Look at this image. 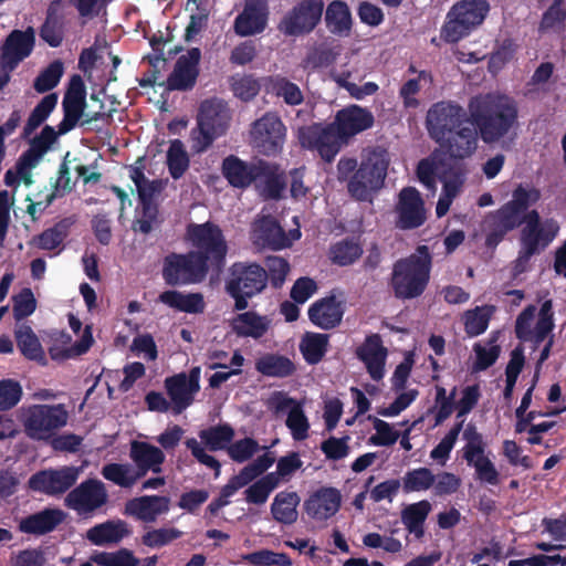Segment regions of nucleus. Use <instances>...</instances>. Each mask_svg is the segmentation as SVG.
<instances>
[{
  "mask_svg": "<svg viewBox=\"0 0 566 566\" xmlns=\"http://www.w3.org/2000/svg\"><path fill=\"white\" fill-rule=\"evenodd\" d=\"M518 125L516 102L499 93L479 94L469 99L468 111L454 101H440L426 115L429 137L451 159L463 160L478 149V140L499 143Z\"/></svg>",
  "mask_w": 566,
  "mask_h": 566,
  "instance_id": "obj_1",
  "label": "nucleus"
},
{
  "mask_svg": "<svg viewBox=\"0 0 566 566\" xmlns=\"http://www.w3.org/2000/svg\"><path fill=\"white\" fill-rule=\"evenodd\" d=\"M541 196V191L533 186L517 185L512 191L511 199L485 217L486 247H497L509 232L522 226H541L544 220L541 219L539 212L536 209L530 210L539 201Z\"/></svg>",
  "mask_w": 566,
  "mask_h": 566,
  "instance_id": "obj_2",
  "label": "nucleus"
},
{
  "mask_svg": "<svg viewBox=\"0 0 566 566\" xmlns=\"http://www.w3.org/2000/svg\"><path fill=\"white\" fill-rule=\"evenodd\" d=\"M390 155L386 148L373 146L363 149L360 163L356 158L342 157L337 163V178L347 181V190L353 198L365 201L371 192L385 185Z\"/></svg>",
  "mask_w": 566,
  "mask_h": 566,
  "instance_id": "obj_3",
  "label": "nucleus"
},
{
  "mask_svg": "<svg viewBox=\"0 0 566 566\" xmlns=\"http://www.w3.org/2000/svg\"><path fill=\"white\" fill-rule=\"evenodd\" d=\"M390 155L386 148L373 146L363 149L360 163L356 158L342 157L337 163V178L347 181V190L353 198L365 201L371 192L385 185Z\"/></svg>",
  "mask_w": 566,
  "mask_h": 566,
  "instance_id": "obj_4",
  "label": "nucleus"
},
{
  "mask_svg": "<svg viewBox=\"0 0 566 566\" xmlns=\"http://www.w3.org/2000/svg\"><path fill=\"white\" fill-rule=\"evenodd\" d=\"M432 254L428 245L421 244L415 253L397 260L392 265L389 286L398 300L420 297L430 282Z\"/></svg>",
  "mask_w": 566,
  "mask_h": 566,
  "instance_id": "obj_5",
  "label": "nucleus"
},
{
  "mask_svg": "<svg viewBox=\"0 0 566 566\" xmlns=\"http://www.w3.org/2000/svg\"><path fill=\"white\" fill-rule=\"evenodd\" d=\"M268 286L265 269L258 262L238 261L229 268L226 293L233 300V310L244 311L249 301L260 295Z\"/></svg>",
  "mask_w": 566,
  "mask_h": 566,
  "instance_id": "obj_6",
  "label": "nucleus"
},
{
  "mask_svg": "<svg viewBox=\"0 0 566 566\" xmlns=\"http://www.w3.org/2000/svg\"><path fill=\"white\" fill-rule=\"evenodd\" d=\"M187 239L190 241L198 259L209 269L220 271L226 264L228 243L221 228L211 222L190 223L187 227Z\"/></svg>",
  "mask_w": 566,
  "mask_h": 566,
  "instance_id": "obj_7",
  "label": "nucleus"
},
{
  "mask_svg": "<svg viewBox=\"0 0 566 566\" xmlns=\"http://www.w3.org/2000/svg\"><path fill=\"white\" fill-rule=\"evenodd\" d=\"M69 412L65 406L35 403L21 409L24 433L34 441L49 442L57 430L65 427Z\"/></svg>",
  "mask_w": 566,
  "mask_h": 566,
  "instance_id": "obj_8",
  "label": "nucleus"
},
{
  "mask_svg": "<svg viewBox=\"0 0 566 566\" xmlns=\"http://www.w3.org/2000/svg\"><path fill=\"white\" fill-rule=\"evenodd\" d=\"M490 10L486 0H461L447 13L440 38L447 43H457L468 36L485 19Z\"/></svg>",
  "mask_w": 566,
  "mask_h": 566,
  "instance_id": "obj_9",
  "label": "nucleus"
},
{
  "mask_svg": "<svg viewBox=\"0 0 566 566\" xmlns=\"http://www.w3.org/2000/svg\"><path fill=\"white\" fill-rule=\"evenodd\" d=\"M231 116L227 104L220 99H206L201 103L197 117V128L192 130V149L206 151L212 143L224 135Z\"/></svg>",
  "mask_w": 566,
  "mask_h": 566,
  "instance_id": "obj_10",
  "label": "nucleus"
},
{
  "mask_svg": "<svg viewBox=\"0 0 566 566\" xmlns=\"http://www.w3.org/2000/svg\"><path fill=\"white\" fill-rule=\"evenodd\" d=\"M191 251L187 253L171 252L164 258L161 275L169 286H184L201 283L209 273V266L203 264Z\"/></svg>",
  "mask_w": 566,
  "mask_h": 566,
  "instance_id": "obj_11",
  "label": "nucleus"
},
{
  "mask_svg": "<svg viewBox=\"0 0 566 566\" xmlns=\"http://www.w3.org/2000/svg\"><path fill=\"white\" fill-rule=\"evenodd\" d=\"M463 439L465 446L462 449V458L469 467L474 468L475 479L489 485L500 484V473L495 464L485 454L486 443L474 424L469 423L467 426L463 431Z\"/></svg>",
  "mask_w": 566,
  "mask_h": 566,
  "instance_id": "obj_12",
  "label": "nucleus"
},
{
  "mask_svg": "<svg viewBox=\"0 0 566 566\" xmlns=\"http://www.w3.org/2000/svg\"><path fill=\"white\" fill-rule=\"evenodd\" d=\"M536 306L527 305L516 317L515 336L521 342H532L539 346L554 329L553 301L546 300L542 303L537 322L532 328L535 318Z\"/></svg>",
  "mask_w": 566,
  "mask_h": 566,
  "instance_id": "obj_13",
  "label": "nucleus"
},
{
  "mask_svg": "<svg viewBox=\"0 0 566 566\" xmlns=\"http://www.w3.org/2000/svg\"><path fill=\"white\" fill-rule=\"evenodd\" d=\"M298 140L303 148L316 150L326 163H332L344 145H347L334 123L325 126L312 125L298 130Z\"/></svg>",
  "mask_w": 566,
  "mask_h": 566,
  "instance_id": "obj_14",
  "label": "nucleus"
},
{
  "mask_svg": "<svg viewBox=\"0 0 566 566\" xmlns=\"http://www.w3.org/2000/svg\"><path fill=\"white\" fill-rule=\"evenodd\" d=\"M323 0H298L280 23V30L289 36H301L313 32L324 13Z\"/></svg>",
  "mask_w": 566,
  "mask_h": 566,
  "instance_id": "obj_15",
  "label": "nucleus"
},
{
  "mask_svg": "<svg viewBox=\"0 0 566 566\" xmlns=\"http://www.w3.org/2000/svg\"><path fill=\"white\" fill-rule=\"evenodd\" d=\"M286 128L274 113H266L256 119L251 128V144L262 155L279 154L284 144Z\"/></svg>",
  "mask_w": 566,
  "mask_h": 566,
  "instance_id": "obj_16",
  "label": "nucleus"
},
{
  "mask_svg": "<svg viewBox=\"0 0 566 566\" xmlns=\"http://www.w3.org/2000/svg\"><path fill=\"white\" fill-rule=\"evenodd\" d=\"M80 472V468L73 465L40 470L29 478L28 488L49 496H59L75 485Z\"/></svg>",
  "mask_w": 566,
  "mask_h": 566,
  "instance_id": "obj_17",
  "label": "nucleus"
},
{
  "mask_svg": "<svg viewBox=\"0 0 566 566\" xmlns=\"http://www.w3.org/2000/svg\"><path fill=\"white\" fill-rule=\"evenodd\" d=\"M165 389L172 402L171 412H184L195 400L200 390V367H192L188 374L179 373L165 379Z\"/></svg>",
  "mask_w": 566,
  "mask_h": 566,
  "instance_id": "obj_18",
  "label": "nucleus"
},
{
  "mask_svg": "<svg viewBox=\"0 0 566 566\" xmlns=\"http://www.w3.org/2000/svg\"><path fill=\"white\" fill-rule=\"evenodd\" d=\"M395 214V227L399 230H413L424 224L427 221L424 201L415 187H405L400 190Z\"/></svg>",
  "mask_w": 566,
  "mask_h": 566,
  "instance_id": "obj_19",
  "label": "nucleus"
},
{
  "mask_svg": "<svg viewBox=\"0 0 566 566\" xmlns=\"http://www.w3.org/2000/svg\"><path fill=\"white\" fill-rule=\"evenodd\" d=\"M86 86L78 74H74L69 83L62 101L63 118L57 125L60 134H67L84 117L86 108Z\"/></svg>",
  "mask_w": 566,
  "mask_h": 566,
  "instance_id": "obj_20",
  "label": "nucleus"
},
{
  "mask_svg": "<svg viewBox=\"0 0 566 566\" xmlns=\"http://www.w3.org/2000/svg\"><path fill=\"white\" fill-rule=\"evenodd\" d=\"M107 502V492L103 482L96 479L83 481L71 490L65 497V505L80 514H87L102 507Z\"/></svg>",
  "mask_w": 566,
  "mask_h": 566,
  "instance_id": "obj_21",
  "label": "nucleus"
},
{
  "mask_svg": "<svg viewBox=\"0 0 566 566\" xmlns=\"http://www.w3.org/2000/svg\"><path fill=\"white\" fill-rule=\"evenodd\" d=\"M35 44V32L32 27L27 30H13L1 45L0 63L13 71L20 62L30 56Z\"/></svg>",
  "mask_w": 566,
  "mask_h": 566,
  "instance_id": "obj_22",
  "label": "nucleus"
},
{
  "mask_svg": "<svg viewBox=\"0 0 566 566\" xmlns=\"http://www.w3.org/2000/svg\"><path fill=\"white\" fill-rule=\"evenodd\" d=\"M201 51L199 48L188 50L176 61L172 72L167 77L166 86L169 91H190L195 87L199 76Z\"/></svg>",
  "mask_w": 566,
  "mask_h": 566,
  "instance_id": "obj_23",
  "label": "nucleus"
},
{
  "mask_svg": "<svg viewBox=\"0 0 566 566\" xmlns=\"http://www.w3.org/2000/svg\"><path fill=\"white\" fill-rule=\"evenodd\" d=\"M340 505V491L333 486H322L304 501L303 507L311 518L322 522L333 517Z\"/></svg>",
  "mask_w": 566,
  "mask_h": 566,
  "instance_id": "obj_24",
  "label": "nucleus"
},
{
  "mask_svg": "<svg viewBox=\"0 0 566 566\" xmlns=\"http://www.w3.org/2000/svg\"><path fill=\"white\" fill-rule=\"evenodd\" d=\"M374 122L373 113L358 105H350L339 109L333 120L336 129L347 144L354 136L371 128Z\"/></svg>",
  "mask_w": 566,
  "mask_h": 566,
  "instance_id": "obj_25",
  "label": "nucleus"
},
{
  "mask_svg": "<svg viewBox=\"0 0 566 566\" xmlns=\"http://www.w3.org/2000/svg\"><path fill=\"white\" fill-rule=\"evenodd\" d=\"M253 185L265 199L279 200L286 188L285 174L277 164L258 159Z\"/></svg>",
  "mask_w": 566,
  "mask_h": 566,
  "instance_id": "obj_26",
  "label": "nucleus"
},
{
  "mask_svg": "<svg viewBox=\"0 0 566 566\" xmlns=\"http://www.w3.org/2000/svg\"><path fill=\"white\" fill-rule=\"evenodd\" d=\"M558 231L559 224L553 218L545 219L541 226L523 227L520 240L521 245L524 247L525 258L545 250L557 237Z\"/></svg>",
  "mask_w": 566,
  "mask_h": 566,
  "instance_id": "obj_27",
  "label": "nucleus"
},
{
  "mask_svg": "<svg viewBox=\"0 0 566 566\" xmlns=\"http://www.w3.org/2000/svg\"><path fill=\"white\" fill-rule=\"evenodd\" d=\"M170 499L165 495H143L125 503L124 515L145 523H153L169 511Z\"/></svg>",
  "mask_w": 566,
  "mask_h": 566,
  "instance_id": "obj_28",
  "label": "nucleus"
},
{
  "mask_svg": "<svg viewBox=\"0 0 566 566\" xmlns=\"http://www.w3.org/2000/svg\"><path fill=\"white\" fill-rule=\"evenodd\" d=\"M356 356L361 360L373 380L379 381L385 375L387 349L379 334H371L357 347Z\"/></svg>",
  "mask_w": 566,
  "mask_h": 566,
  "instance_id": "obj_29",
  "label": "nucleus"
},
{
  "mask_svg": "<svg viewBox=\"0 0 566 566\" xmlns=\"http://www.w3.org/2000/svg\"><path fill=\"white\" fill-rule=\"evenodd\" d=\"M66 518V513L57 507H45L23 517L19 522V531L24 534L41 536L56 530Z\"/></svg>",
  "mask_w": 566,
  "mask_h": 566,
  "instance_id": "obj_30",
  "label": "nucleus"
},
{
  "mask_svg": "<svg viewBox=\"0 0 566 566\" xmlns=\"http://www.w3.org/2000/svg\"><path fill=\"white\" fill-rule=\"evenodd\" d=\"M258 160L245 161L235 155L223 158L221 174L228 184L237 189H247L255 182Z\"/></svg>",
  "mask_w": 566,
  "mask_h": 566,
  "instance_id": "obj_31",
  "label": "nucleus"
},
{
  "mask_svg": "<svg viewBox=\"0 0 566 566\" xmlns=\"http://www.w3.org/2000/svg\"><path fill=\"white\" fill-rule=\"evenodd\" d=\"M310 321L322 329L337 327L344 315V306L335 295H328L314 302L307 311Z\"/></svg>",
  "mask_w": 566,
  "mask_h": 566,
  "instance_id": "obj_32",
  "label": "nucleus"
},
{
  "mask_svg": "<svg viewBox=\"0 0 566 566\" xmlns=\"http://www.w3.org/2000/svg\"><path fill=\"white\" fill-rule=\"evenodd\" d=\"M129 457L136 464V473L139 479L144 478L149 471L160 473L161 465L165 462V453L158 447L144 441H133L130 443Z\"/></svg>",
  "mask_w": 566,
  "mask_h": 566,
  "instance_id": "obj_33",
  "label": "nucleus"
},
{
  "mask_svg": "<svg viewBox=\"0 0 566 566\" xmlns=\"http://www.w3.org/2000/svg\"><path fill=\"white\" fill-rule=\"evenodd\" d=\"M266 11L259 0H247L243 11L234 20L238 35L249 36L262 32L266 27Z\"/></svg>",
  "mask_w": 566,
  "mask_h": 566,
  "instance_id": "obj_34",
  "label": "nucleus"
},
{
  "mask_svg": "<svg viewBox=\"0 0 566 566\" xmlns=\"http://www.w3.org/2000/svg\"><path fill=\"white\" fill-rule=\"evenodd\" d=\"M253 238L256 244L272 250H280L289 245L284 229L271 216H263L254 223Z\"/></svg>",
  "mask_w": 566,
  "mask_h": 566,
  "instance_id": "obj_35",
  "label": "nucleus"
},
{
  "mask_svg": "<svg viewBox=\"0 0 566 566\" xmlns=\"http://www.w3.org/2000/svg\"><path fill=\"white\" fill-rule=\"evenodd\" d=\"M132 530L123 520H108L96 524L86 532V538L93 545L104 546L118 544L123 538L129 536Z\"/></svg>",
  "mask_w": 566,
  "mask_h": 566,
  "instance_id": "obj_36",
  "label": "nucleus"
},
{
  "mask_svg": "<svg viewBox=\"0 0 566 566\" xmlns=\"http://www.w3.org/2000/svg\"><path fill=\"white\" fill-rule=\"evenodd\" d=\"M255 370L269 378H290L296 374V364L285 355L266 353L255 360Z\"/></svg>",
  "mask_w": 566,
  "mask_h": 566,
  "instance_id": "obj_37",
  "label": "nucleus"
},
{
  "mask_svg": "<svg viewBox=\"0 0 566 566\" xmlns=\"http://www.w3.org/2000/svg\"><path fill=\"white\" fill-rule=\"evenodd\" d=\"M327 30L337 36H348L353 28V18L348 4L343 0L331 1L324 13Z\"/></svg>",
  "mask_w": 566,
  "mask_h": 566,
  "instance_id": "obj_38",
  "label": "nucleus"
},
{
  "mask_svg": "<svg viewBox=\"0 0 566 566\" xmlns=\"http://www.w3.org/2000/svg\"><path fill=\"white\" fill-rule=\"evenodd\" d=\"M301 497L295 491H281L275 494L270 512L273 520L283 525H292L298 518L297 507Z\"/></svg>",
  "mask_w": 566,
  "mask_h": 566,
  "instance_id": "obj_39",
  "label": "nucleus"
},
{
  "mask_svg": "<svg viewBox=\"0 0 566 566\" xmlns=\"http://www.w3.org/2000/svg\"><path fill=\"white\" fill-rule=\"evenodd\" d=\"M158 301L174 310L189 314L202 313L206 307L201 293L184 294L177 290H167L159 294Z\"/></svg>",
  "mask_w": 566,
  "mask_h": 566,
  "instance_id": "obj_40",
  "label": "nucleus"
},
{
  "mask_svg": "<svg viewBox=\"0 0 566 566\" xmlns=\"http://www.w3.org/2000/svg\"><path fill=\"white\" fill-rule=\"evenodd\" d=\"M270 327V321L254 311L239 313L232 321L233 332L241 337H262Z\"/></svg>",
  "mask_w": 566,
  "mask_h": 566,
  "instance_id": "obj_41",
  "label": "nucleus"
},
{
  "mask_svg": "<svg viewBox=\"0 0 566 566\" xmlns=\"http://www.w3.org/2000/svg\"><path fill=\"white\" fill-rule=\"evenodd\" d=\"M431 504L428 500H421L416 503L408 504L401 511V522L406 530L413 534L417 538L424 535V522L431 512Z\"/></svg>",
  "mask_w": 566,
  "mask_h": 566,
  "instance_id": "obj_42",
  "label": "nucleus"
},
{
  "mask_svg": "<svg viewBox=\"0 0 566 566\" xmlns=\"http://www.w3.org/2000/svg\"><path fill=\"white\" fill-rule=\"evenodd\" d=\"M328 346L329 335L306 333L300 343V352L308 365H317L326 355Z\"/></svg>",
  "mask_w": 566,
  "mask_h": 566,
  "instance_id": "obj_43",
  "label": "nucleus"
},
{
  "mask_svg": "<svg viewBox=\"0 0 566 566\" xmlns=\"http://www.w3.org/2000/svg\"><path fill=\"white\" fill-rule=\"evenodd\" d=\"M363 254L360 243L354 238H345L329 247L328 258L333 264L348 266L354 264Z\"/></svg>",
  "mask_w": 566,
  "mask_h": 566,
  "instance_id": "obj_44",
  "label": "nucleus"
},
{
  "mask_svg": "<svg viewBox=\"0 0 566 566\" xmlns=\"http://www.w3.org/2000/svg\"><path fill=\"white\" fill-rule=\"evenodd\" d=\"M65 34L64 18L54 8L50 7L46 17L39 30L40 38L51 48H59Z\"/></svg>",
  "mask_w": 566,
  "mask_h": 566,
  "instance_id": "obj_45",
  "label": "nucleus"
},
{
  "mask_svg": "<svg viewBox=\"0 0 566 566\" xmlns=\"http://www.w3.org/2000/svg\"><path fill=\"white\" fill-rule=\"evenodd\" d=\"M57 104V94L45 95L30 113L23 127L21 138L28 139L51 115Z\"/></svg>",
  "mask_w": 566,
  "mask_h": 566,
  "instance_id": "obj_46",
  "label": "nucleus"
},
{
  "mask_svg": "<svg viewBox=\"0 0 566 566\" xmlns=\"http://www.w3.org/2000/svg\"><path fill=\"white\" fill-rule=\"evenodd\" d=\"M436 475L429 468H417L408 470L400 481V486L405 494L423 492L431 489L434 484Z\"/></svg>",
  "mask_w": 566,
  "mask_h": 566,
  "instance_id": "obj_47",
  "label": "nucleus"
},
{
  "mask_svg": "<svg viewBox=\"0 0 566 566\" xmlns=\"http://www.w3.org/2000/svg\"><path fill=\"white\" fill-rule=\"evenodd\" d=\"M166 165L172 179H180L189 169L190 159L180 139H172L166 156Z\"/></svg>",
  "mask_w": 566,
  "mask_h": 566,
  "instance_id": "obj_48",
  "label": "nucleus"
},
{
  "mask_svg": "<svg viewBox=\"0 0 566 566\" xmlns=\"http://www.w3.org/2000/svg\"><path fill=\"white\" fill-rule=\"evenodd\" d=\"M17 346L21 354L31 360L44 359V353L39 338L29 325H21L15 331Z\"/></svg>",
  "mask_w": 566,
  "mask_h": 566,
  "instance_id": "obj_49",
  "label": "nucleus"
},
{
  "mask_svg": "<svg viewBox=\"0 0 566 566\" xmlns=\"http://www.w3.org/2000/svg\"><path fill=\"white\" fill-rule=\"evenodd\" d=\"M201 441L210 451L228 449L234 437V430L230 424H217L199 432Z\"/></svg>",
  "mask_w": 566,
  "mask_h": 566,
  "instance_id": "obj_50",
  "label": "nucleus"
},
{
  "mask_svg": "<svg viewBox=\"0 0 566 566\" xmlns=\"http://www.w3.org/2000/svg\"><path fill=\"white\" fill-rule=\"evenodd\" d=\"M493 306H476L473 310L467 311L464 315V329L470 336H479L483 334L489 326L491 316L493 314Z\"/></svg>",
  "mask_w": 566,
  "mask_h": 566,
  "instance_id": "obj_51",
  "label": "nucleus"
},
{
  "mask_svg": "<svg viewBox=\"0 0 566 566\" xmlns=\"http://www.w3.org/2000/svg\"><path fill=\"white\" fill-rule=\"evenodd\" d=\"M91 562L98 566H138L139 559L127 548L116 552H95L90 556Z\"/></svg>",
  "mask_w": 566,
  "mask_h": 566,
  "instance_id": "obj_52",
  "label": "nucleus"
},
{
  "mask_svg": "<svg viewBox=\"0 0 566 566\" xmlns=\"http://www.w3.org/2000/svg\"><path fill=\"white\" fill-rule=\"evenodd\" d=\"M102 475L107 481L125 489L132 488L139 480V476L136 472H133L129 464L122 463L105 464L102 469Z\"/></svg>",
  "mask_w": 566,
  "mask_h": 566,
  "instance_id": "obj_53",
  "label": "nucleus"
},
{
  "mask_svg": "<svg viewBox=\"0 0 566 566\" xmlns=\"http://www.w3.org/2000/svg\"><path fill=\"white\" fill-rule=\"evenodd\" d=\"M63 72L64 66L62 61H53L35 77L33 88L40 94L53 90L60 83Z\"/></svg>",
  "mask_w": 566,
  "mask_h": 566,
  "instance_id": "obj_54",
  "label": "nucleus"
},
{
  "mask_svg": "<svg viewBox=\"0 0 566 566\" xmlns=\"http://www.w3.org/2000/svg\"><path fill=\"white\" fill-rule=\"evenodd\" d=\"M252 566H292V559L286 553H276L268 548L255 551L243 556Z\"/></svg>",
  "mask_w": 566,
  "mask_h": 566,
  "instance_id": "obj_55",
  "label": "nucleus"
},
{
  "mask_svg": "<svg viewBox=\"0 0 566 566\" xmlns=\"http://www.w3.org/2000/svg\"><path fill=\"white\" fill-rule=\"evenodd\" d=\"M67 237V224L65 220L55 223L53 227L41 232L34 241L41 250H54Z\"/></svg>",
  "mask_w": 566,
  "mask_h": 566,
  "instance_id": "obj_56",
  "label": "nucleus"
},
{
  "mask_svg": "<svg viewBox=\"0 0 566 566\" xmlns=\"http://www.w3.org/2000/svg\"><path fill=\"white\" fill-rule=\"evenodd\" d=\"M263 268L268 275V283L270 282L273 289H281L290 272V263L281 256H268Z\"/></svg>",
  "mask_w": 566,
  "mask_h": 566,
  "instance_id": "obj_57",
  "label": "nucleus"
},
{
  "mask_svg": "<svg viewBox=\"0 0 566 566\" xmlns=\"http://www.w3.org/2000/svg\"><path fill=\"white\" fill-rule=\"evenodd\" d=\"M464 420H460L449 430V432L441 439V441L431 450L430 458L440 460L442 464L449 459L460 432L462 431Z\"/></svg>",
  "mask_w": 566,
  "mask_h": 566,
  "instance_id": "obj_58",
  "label": "nucleus"
},
{
  "mask_svg": "<svg viewBox=\"0 0 566 566\" xmlns=\"http://www.w3.org/2000/svg\"><path fill=\"white\" fill-rule=\"evenodd\" d=\"M181 536L182 532L175 527L155 528L146 532L142 536V543L150 548H159L170 544L171 542L180 538Z\"/></svg>",
  "mask_w": 566,
  "mask_h": 566,
  "instance_id": "obj_59",
  "label": "nucleus"
},
{
  "mask_svg": "<svg viewBox=\"0 0 566 566\" xmlns=\"http://www.w3.org/2000/svg\"><path fill=\"white\" fill-rule=\"evenodd\" d=\"M286 427L291 430L294 440L302 441L307 438L310 423L300 403L289 410Z\"/></svg>",
  "mask_w": 566,
  "mask_h": 566,
  "instance_id": "obj_60",
  "label": "nucleus"
},
{
  "mask_svg": "<svg viewBox=\"0 0 566 566\" xmlns=\"http://www.w3.org/2000/svg\"><path fill=\"white\" fill-rule=\"evenodd\" d=\"M274 461L275 460L272 455L264 453L241 469L240 472L235 475L242 481L244 485H248L261 476L268 469H270Z\"/></svg>",
  "mask_w": 566,
  "mask_h": 566,
  "instance_id": "obj_61",
  "label": "nucleus"
},
{
  "mask_svg": "<svg viewBox=\"0 0 566 566\" xmlns=\"http://www.w3.org/2000/svg\"><path fill=\"white\" fill-rule=\"evenodd\" d=\"M22 395L23 391L19 381L10 378L0 380V411H7L15 407Z\"/></svg>",
  "mask_w": 566,
  "mask_h": 566,
  "instance_id": "obj_62",
  "label": "nucleus"
},
{
  "mask_svg": "<svg viewBox=\"0 0 566 566\" xmlns=\"http://www.w3.org/2000/svg\"><path fill=\"white\" fill-rule=\"evenodd\" d=\"M275 94L283 97L287 105L296 106L303 103L304 96L300 87L285 77H279L273 83Z\"/></svg>",
  "mask_w": 566,
  "mask_h": 566,
  "instance_id": "obj_63",
  "label": "nucleus"
},
{
  "mask_svg": "<svg viewBox=\"0 0 566 566\" xmlns=\"http://www.w3.org/2000/svg\"><path fill=\"white\" fill-rule=\"evenodd\" d=\"M36 308V301L31 289H23L17 296L13 297V316L17 321H21L31 314Z\"/></svg>",
  "mask_w": 566,
  "mask_h": 566,
  "instance_id": "obj_64",
  "label": "nucleus"
}]
</instances>
